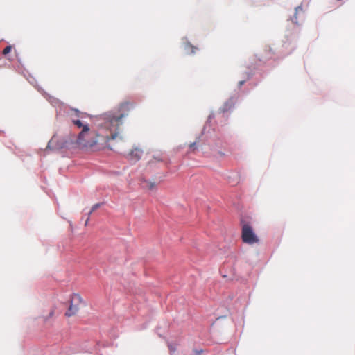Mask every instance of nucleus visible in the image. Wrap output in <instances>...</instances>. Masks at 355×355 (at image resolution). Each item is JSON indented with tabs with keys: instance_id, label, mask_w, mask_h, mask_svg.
<instances>
[{
	"instance_id": "4",
	"label": "nucleus",
	"mask_w": 355,
	"mask_h": 355,
	"mask_svg": "<svg viewBox=\"0 0 355 355\" xmlns=\"http://www.w3.org/2000/svg\"><path fill=\"white\" fill-rule=\"evenodd\" d=\"M143 155V151L139 148H135L128 155L127 158L132 162L139 161Z\"/></svg>"
},
{
	"instance_id": "8",
	"label": "nucleus",
	"mask_w": 355,
	"mask_h": 355,
	"mask_svg": "<svg viewBox=\"0 0 355 355\" xmlns=\"http://www.w3.org/2000/svg\"><path fill=\"white\" fill-rule=\"evenodd\" d=\"M12 50V46L9 45L7 46L3 50V54L7 55Z\"/></svg>"
},
{
	"instance_id": "12",
	"label": "nucleus",
	"mask_w": 355,
	"mask_h": 355,
	"mask_svg": "<svg viewBox=\"0 0 355 355\" xmlns=\"http://www.w3.org/2000/svg\"><path fill=\"white\" fill-rule=\"evenodd\" d=\"M155 184L153 183H149V189H153L154 187Z\"/></svg>"
},
{
	"instance_id": "2",
	"label": "nucleus",
	"mask_w": 355,
	"mask_h": 355,
	"mask_svg": "<svg viewBox=\"0 0 355 355\" xmlns=\"http://www.w3.org/2000/svg\"><path fill=\"white\" fill-rule=\"evenodd\" d=\"M241 239L243 243L253 245L259 242V239L255 234L252 227L248 223H243Z\"/></svg>"
},
{
	"instance_id": "7",
	"label": "nucleus",
	"mask_w": 355,
	"mask_h": 355,
	"mask_svg": "<svg viewBox=\"0 0 355 355\" xmlns=\"http://www.w3.org/2000/svg\"><path fill=\"white\" fill-rule=\"evenodd\" d=\"M72 123L76 125L78 128H83L85 125L83 124L82 121L79 119H72Z\"/></svg>"
},
{
	"instance_id": "9",
	"label": "nucleus",
	"mask_w": 355,
	"mask_h": 355,
	"mask_svg": "<svg viewBox=\"0 0 355 355\" xmlns=\"http://www.w3.org/2000/svg\"><path fill=\"white\" fill-rule=\"evenodd\" d=\"M100 204L97 203L92 206L91 211H89V214H91L93 211H94L96 209H97L100 207Z\"/></svg>"
},
{
	"instance_id": "6",
	"label": "nucleus",
	"mask_w": 355,
	"mask_h": 355,
	"mask_svg": "<svg viewBox=\"0 0 355 355\" xmlns=\"http://www.w3.org/2000/svg\"><path fill=\"white\" fill-rule=\"evenodd\" d=\"M302 10H303V9H302V6H298L297 7L295 8V15H294L293 17L291 19V20L293 23L297 24V15L298 12H300V11L302 12Z\"/></svg>"
},
{
	"instance_id": "14",
	"label": "nucleus",
	"mask_w": 355,
	"mask_h": 355,
	"mask_svg": "<svg viewBox=\"0 0 355 355\" xmlns=\"http://www.w3.org/2000/svg\"><path fill=\"white\" fill-rule=\"evenodd\" d=\"M243 83H244V81H240L239 82V85L241 86Z\"/></svg>"
},
{
	"instance_id": "11",
	"label": "nucleus",
	"mask_w": 355,
	"mask_h": 355,
	"mask_svg": "<svg viewBox=\"0 0 355 355\" xmlns=\"http://www.w3.org/2000/svg\"><path fill=\"white\" fill-rule=\"evenodd\" d=\"M196 142L190 144H189V148H191V149L195 147V146H196Z\"/></svg>"
},
{
	"instance_id": "5",
	"label": "nucleus",
	"mask_w": 355,
	"mask_h": 355,
	"mask_svg": "<svg viewBox=\"0 0 355 355\" xmlns=\"http://www.w3.org/2000/svg\"><path fill=\"white\" fill-rule=\"evenodd\" d=\"M164 161V154L160 150L154 151L152 155V159L148 161L149 164H153L155 162H161Z\"/></svg>"
},
{
	"instance_id": "3",
	"label": "nucleus",
	"mask_w": 355,
	"mask_h": 355,
	"mask_svg": "<svg viewBox=\"0 0 355 355\" xmlns=\"http://www.w3.org/2000/svg\"><path fill=\"white\" fill-rule=\"evenodd\" d=\"M83 302L82 297L78 294H73L71 297L70 305L65 313L67 317L76 315L80 309V306Z\"/></svg>"
},
{
	"instance_id": "1",
	"label": "nucleus",
	"mask_w": 355,
	"mask_h": 355,
	"mask_svg": "<svg viewBox=\"0 0 355 355\" xmlns=\"http://www.w3.org/2000/svg\"><path fill=\"white\" fill-rule=\"evenodd\" d=\"M134 107L133 103L124 102L116 112L103 114L99 119L101 123L97 132L90 131L86 124L78 136V144L83 147L97 146L98 148L110 147L109 141L118 137L123 119L128 116Z\"/></svg>"
},
{
	"instance_id": "13",
	"label": "nucleus",
	"mask_w": 355,
	"mask_h": 355,
	"mask_svg": "<svg viewBox=\"0 0 355 355\" xmlns=\"http://www.w3.org/2000/svg\"><path fill=\"white\" fill-rule=\"evenodd\" d=\"M74 111H75L77 116H79V114H80L79 111L78 110H74Z\"/></svg>"
},
{
	"instance_id": "10",
	"label": "nucleus",
	"mask_w": 355,
	"mask_h": 355,
	"mask_svg": "<svg viewBox=\"0 0 355 355\" xmlns=\"http://www.w3.org/2000/svg\"><path fill=\"white\" fill-rule=\"evenodd\" d=\"M187 46L189 49H191V52H192V53H194V51H194V49H195L196 48H195L193 46H192V45H191V44H187Z\"/></svg>"
}]
</instances>
